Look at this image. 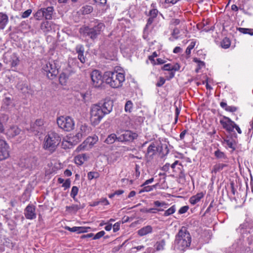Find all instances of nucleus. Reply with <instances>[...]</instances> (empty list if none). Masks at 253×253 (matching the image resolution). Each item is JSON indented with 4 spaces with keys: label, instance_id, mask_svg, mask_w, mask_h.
Here are the masks:
<instances>
[{
    "label": "nucleus",
    "instance_id": "1",
    "mask_svg": "<svg viewBox=\"0 0 253 253\" xmlns=\"http://www.w3.org/2000/svg\"><path fill=\"white\" fill-rule=\"evenodd\" d=\"M113 106V103L111 100L92 104L89 111L91 124L94 126L98 125L106 115L112 111Z\"/></svg>",
    "mask_w": 253,
    "mask_h": 253
},
{
    "label": "nucleus",
    "instance_id": "2",
    "mask_svg": "<svg viewBox=\"0 0 253 253\" xmlns=\"http://www.w3.org/2000/svg\"><path fill=\"white\" fill-rule=\"evenodd\" d=\"M105 83L110 87L118 88L123 86L125 81L124 73L116 71L106 72L104 74Z\"/></svg>",
    "mask_w": 253,
    "mask_h": 253
},
{
    "label": "nucleus",
    "instance_id": "3",
    "mask_svg": "<svg viewBox=\"0 0 253 253\" xmlns=\"http://www.w3.org/2000/svg\"><path fill=\"white\" fill-rule=\"evenodd\" d=\"M191 238L186 229L182 228L175 237L174 248L179 251H184L190 246Z\"/></svg>",
    "mask_w": 253,
    "mask_h": 253
},
{
    "label": "nucleus",
    "instance_id": "4",
    "mask_svg": "<svg viewBox=\"0 0 253 253\" xmlns=\"http://www.w3.org/2000/svg\"><path fill=\"white\" fill-rule=\"evenodd\" d=\"M104 28L105 25L103 23L98 22L92 28L86 26L80 28V32L84 36L88 37L91 40L94 41L98 36L101 34Z\"/></svg>",
    "mask_w": 253,
    "mask_h": 253
},
{
    "label": "nucleus",
    "instance_id": "5",
    "mask_svg": "<svg viewBox=\"0 0 253 253\" xmlns=\"http://www.w3.org/2000/svg\"><path fill=\"white\" fill-rule=\"evenodd\" d=\"M60 141L58 134L53 132L48 133L44 137L43 148L52 153L56 150Z\"/></svg>",
    "mask_w": 253,
    "mask_h": 253
},
{
    "label": "nucleus",
    "instance_id": "6",
    "mask_svg": "<svg viewBox=\"0 0 253 253\" xmlns=\"http://www.w3.org/2000/svg\"><path fill=\"white\" fill-rule=\"evenodd\" d=\"M58 126L66 131L73 130L75 126V122L73 118L69 116H60L57 119Z\"/></svg>",
    "mask_w": 253,
    "mask_h": 253
},
{
    "label": "nucleus",
    "instance_id": "7",
    "mask_svg": "<svg viewBox=\"0 0 253 253\" xmlns=\"http://www.w3.org/2000/svg\"><path fill=\"white\" fill-rule=\"evenodd\" d=\"M42 70L48 78L50 79L54 78L58 73V69L53 62H46L45 65H43Z\"/></svg>",
    "mask_w": 253,
    "mask_h": 253
},
{
    "label": "nucleus",
    "instance_id": "8",
    "mask_svg": "<svg viewBox=\"0 0 253 253\" xmlns=\"http://www.w3.org/2000/svg\"><path fill=\"white\" fill-rule=\"evenodd\" d=\"M4 62L7 64H9L11 67H15L19 64L20 60L15 53H6L4 57Z\"/></svg>",
    "mask_w": 253,
    "mask_h": 253
},
{
    "label": "nucleus",
    "instance_id": "9",
    "mask_svg": "<svg viewBox=\"0 0 253 253\" xmlns=\"http://www.w3.org/2000/svg\"><path fill=\"white\" fill-rule=\"evenodd\" d=\"M92 84L95 87L101 86L103 83L102 76L101 72L98 70H93L90 74Z\"/></svg>",
    "mask_w": 253,
    "mask_h": 253
},
{
    "label": "nucleus",
    "instance_id": "10",
    "mask_svg": "<svg viewBox=\"0 0 253 253\" xmlns=\"http://www.w3.org/2000/svg\"><path fill=\"white\" fill-rule=\"evenodd\" d=\"M138 136L137 133L132 132L130 130H125L123 131L121 135L118 136V141H132Z\"/></svg>",
    "mask_w": 253,
    "mask_h": 253
},
{
    "label": "nucleus",
    "instance_id": "11",
    "mask_svg": "<svg viewBox=\"0 0 253 253\" xmlns=\"http://www.w3.org/2000/svg\"><path fill=\"white\" fill-rule=\"evenodd\" d=\"M220 123L223 128L229 132L233 131L234 126H235V123L232 121L229 117L223 116L220 119Z\"/></svg>",
    "mask_w": 253,
    "mask_h": 253
},
{
    "label": "nucleus",
    "instance_id": "12",
    "mask_svg": "<svg viewBox=\"0 0 253 253\" xmlns=\"http://www.w3.org/2000/svg\"><path fill=\"white\" fill-rule=\"evenodd\" d=\"M9 156V146L5 140L0 139V161Z\"/></svg>",
    "mask_w": 253,
    "mask_h": 253
},
{
    "label": "nucleus",
    "instance_id": "13",
    "mask_svg": "<svg viewBox=\"0 0 253 253\" xmlns=\"http://www.w3.org/2000/svg\"><path fill=\"white\" fill-rule=\"evenodd\" d=\"M90 131L91 129L90 127L86 125H82L78 130V132L76 134L75 137L79 140L81 139L83 136H85L89 134Z\"/></svg>",
    "mask_w": 253,
    "mask_h": 253
},
{
    "label": "nucleus",
    "instance_id": "14",
    "mask_svg": "<svg viewBox=\"0 0 253 253\" xmlns=\"http://www.w3.org/2000/svg\"><path fill=\"white\" fill-rule=\"evenodd\" d=\"M24 214L27 219L31 220L36 218L35 207L32 205H28L24 210Z\"/></svg>",
    "mask_w": 253,
    "mask_h": 253
},
{
    "label": "nucleus",
    "instance_id": "15",
    "mask_svg": "<svg viewBox=\"0 0 253 253\" xmlns=\"http://www.w3.org/2000/svg\"><path fill=\"white\" fill-rule=\"evenodd\" d=\"M36 160L34 157H29L21 160L20 166L22 168L32 169L35 166Z\"/></svg>",
    "mask_w": 253,
    "mask_h": 253
},
{
    "label": "nucleus",
    "instance_id": "16",
    "mask_svg": "<svg viewBox=\"0 0 253 253\" xmlns=\"http://www.w3.org/2000/svg\"><path fill=\"white\" fill-rule=\"evenodd\" d=\"M168 145L169 142L166 139H165L163 143H161V148L159 149V157L161 158H164L169 153Z\"/></svg>",
    "mask_w": 253,
    "mask_h": 253
},
{
    "label": "nucleus",
    "instance_id": "17",
    "mask_svg": "<svg viewBox=\"0 0 253 253\" xmlns=\"http://www.w3.org/2000/svg\"><path fill=\"white\" fill-rule=\"evenodd\" d=\"M21 130L16 126H12L6 130V134L9 137H14L16 135L20 134Z\"/></svg>",
    "mask_w": 253,
    "mask_h": 253
},
{
    "label": "nucleus",
    "instance_id": "18",
    "mask_svg": "<svg viewBox=\"0 0 253 253\" xmlns=\"http://www.w3.org/2000/svg\"><path fill=\"white\" fill-rule=\"evenodd\" d=\"M89 158V156L86 154H80L74 158L75 163L78 165H83L84 162Z\"/></svg>",
    "mask_w": 253,
    "mask_h": 253
},
{
    "label": "nucleus",
    "instance_id": "19",
    "mask_svg": "<svg viewBox=\"0 0 253 253\" xmlns=\"http://www.w3.org/2000/svg\"><path fill=\"white\" fill-rule=\"evenodd\" d=\"M98 137L96 135L93 136L88 137L84 141V142L87 145L89 150H90L93 146L97 142Z\"/></svg>",
    "mask_w": 253,
    "mask_h": 253
},
{
    "label": "nucleus",
    "instance_id": "20",
    "mask_svg": "<svg viewBox=\"0 0 253 253\" xmlns=\"http://www.w3.org/2000/svg\"><path fill=\"white\" fill-rule=\"evenodd\" d=\"M8 21V16L2 12H0V30L5 28Z\"/></svg>",
    "mask_w": 253,
    "mask_h": 253
},
{
    "label": "nucleus",
    "instance_id": "21",
    "mask_svg": "<svg viewBox=\"0 0 253 253\" xmlns=\"http://www.w3.org/2000/svg\"><path fill=\"white\" fill-rule=\"evenodd\" d=\"M65 229L71 232H76L78 233H84L87 231L86 228L84 227L74 226L73 227H70L69 226H66L65 227Z\"/></svg>",
    "mask_w": 253,
    "mask_h": 253
},
{
    "label": "nucleus",
    "instance_id": "22",
    "mask_svg": "<svg viewBox=\"0 0 253 253\" xmlns=\"http://www.w3.org/2000/svg\"><path fill=\"white\" fill-rule=\"evenodd\" d=\"M204 194L203 192L197 193L196 195L192 196L189 199V202L193 205H195L200 201L204 197Z\"/></svg>",
    "mask_w": 253,
    "mask_h": 253
},
{
    "label": "nucleus",
    "instance_id": "23",
    "mask_svg": "<svg viewBox=\"0 0 253 253\" xmlns=\"http://www.w3.org/2000/svg\"><path fill=\"white\" fill-rule=\"evenodd\" d=\"M152 231V227L151 226L148 225L142 227L137 231V234L140 236H145L149 233H151Z\"/></svg>",
    "mask_w": 253,
    "mask_h": 253
},
{
    "label": "nucleus",
    "instance_id": "24",
    "mask_svg": "<svg viewBox=\"0 0 253 253\" xmlns=\"http://www.w3.org/2000/svg\"><path fill=\"white\" fill-rule=\"evenodd\" d=\"M70 74L65 71L61 73L59 76V81L61 85L66 84Z\"/></svg>",
    "mask_w": 253,
    "mask_h": 253
},
{
    "label": "nucleus",
    "instance_id": "25",
    "mask_svg": "<svg viewBox=\"0 0 253 253\" xmlns=\"http://www.w3.org/2000/svg\"><path fill=\"white\" fill-rule=\"evenodd\" d=\"M84 207L81 204L72 205L70 206H66V209L70 213H76L78 210L83 209Z\"/></svg>",
    "mask_w": 253,
    "mask_h": 253
},
{
    "label": "nucleus",
    "instance_id": "26",
    "mask_svg": "<svg viewBox=\"0 0 253 253\" xmlns=\"http://www.w3.org/2000/svg\"><path fill=\"white\" fill-rule=\"evenodd\" d=\"M44 11V17L46 19H51L52 17L53 8L51 6L47 7L46 8H43Z\"/></svg>",
    "mask_w": 253,
    "mask_h": 253
},
{
    "label": "nucleus",
    "instance_id": "27",
    "mask_svg": "<svg viewBox=\"0 0 253 253\" xmlns=\"http://www.w3.org/2000/svg\"><path fill=\"white\" fill-rule=\"evenodd\" d=\"M162 205V203L159 202V211H162L164 212L163 213H161V214H162L163 215L165 216H168L169 215L172 213H173L175 211V208L174 206H172L169 209H168L167 210L164 211L163 209H161V207Z\"/></svg>",
    "mask_w": 253,
    "mask_h": 253
},
{
    "label": "nucleus",
    "instance_id": "28",
    "mask_svg": "<svg viewBox=\"0 0 253 253\" xmlns=\"http://www.w3.org/2000/svg\"><path fill=\"white\" fill-rule=\"evenodd\" d=\"M41 29L43 32H47L51 30V22L46 21L42 23Z\"/></svg>",
    "mask_w": 253,
    "mask_h": 253
},
{
    "label": "nucleus",
    "instance_id": "29",
    "mask_svg": "<svg viewBox=\"0 0 253 253\" xmlns=\"http://www.w3.org/2000/svg\"><path fill=\"white\" fill-rule=\"evenodd\" d=\"M164 238L159 242V251L165 249L166 246V240L169 239V235L164 232L163 233Z\"/></svg>",
    "mask_w": 253,
    "mask_h": 253
},
{
    "label": "nucleus",
    "instance_id": "30",
    "mask_svg": "<svg viewBox=\"0 0 253 253\" xmlns=\"http://www.w3.org/2000/svg\"><path fill=\"white\" fill-rule=\"evenodd\" d=\"M43 121L42 120H37L33 124L32 126L33 131L39 132L41 129V127L43 125Z\"/></svg>",
    "mask_w": 253,
    "mask_h": 253
},
{
    "label": "nucleus",
    "instance_id": "31",
    "mask_svg": "<svg viewBox=\"0 0 253 253\" xmlns=\"http://www.w3.org/2000/svg\"><path fill=\"white\" fill-rule=\"evenodd\" d=\"M116 140L118 141V137L117 136L116 134L112 133L108 136L105 140V142L111 144L114 143Z\"/></svg>",
    "mask_w": 253,
    "mask_h": 253
},
{
    "label": "nucleus",
    "instance_id": "32",
    "mask_svg": "<svg viewBox=\"0 0 253 253\" xmlns=\"http://www.w3.org/2000/svg\"><path fill=\"white\" fill-rule=\"evenodd\" d=\"M227 165L224 164H216L214 166H213L211 170V172L216 173L217 172H219L222 170L224 169V168Z\"/></svg>",
    "mask_w": 253,
    "mask_h": 253
},
{
    "label": "nucleus",
    "instance_id": "33",
    "mask_svg": "<svg viewBox=\"0 0 253 253\" xmlns=\"http://www.w3.org/2000/svg\"><path fill=\"white\" fill-rule=\"evenodd\" d=\"M148 59L153 65H157L158 64V57L157 52L156 51L154 52L152 55L149 56Z\"/></svg>",
    "mask_w": 253,
    "mask_h": 253
},
{
    "label": "nucleus",
    "instance_id": "34",
    "mask_svg": "<svg viewBox=\"0 0 253 253\" xmlns=\"http://www.w3.org/2000/svg\"><path fill=\"white\" fill-rule=\"evenodd\" d=\"M180 67V65L178 63L171 64V72L169 73V79L172 78L174 76V72L179 70Z\"/></svg>",
    "mask_w": 253,
    "mask_h": 253
},
{
    "label": "nucleus",
    "instance_id": "35",
    "mask_svg": "<svg viewBox=\"0 0 253 253\" xmlns=\"http://www.w3.org/2000/svg\"><path fill=\"white\" fill-rule=\"evenodd\" d=\"M93 10V8L91 5H85L82 7L81 11L83 14H88L90 13Z\"/></svg>",
    "mask_w": 253,
    "mask_h": 253
},
{
    "label": "nucleus",
    "instance_id": "36",
    "mask_svg": "<svg viewBox=\"0 0 253 253\" xmlns=\"http://www.w3.org/2000/svg\"><path fill=\"white\" fill-rule=\"evenodd\" d=\"M88 150H89V149L88 148L87 145L85 144V143H84V141L81 144L78 146V147L75 150V152L78 153L83 151Z\"/></svg>",
    "mask_w": 253,
    "mask_h": 253
},
{
    "label": "nucleus",
    "instance_id": "37",
    "mask_svg": "<svg viewBox=\"0 0 253 253\" xmlns=\"http://www.w3.org/2000/svg\"><path fill=\"white\" fill-rule=\"evenodd\" d=\"M88 150H89V149L88 148L87 145L85 144V143H84V141L81 144L78 146V147L75 150V152L78 153L83 151Z\"/></svg>",
    "mask_w": 253,
    "mask_h": 253
},
{
    "label": "nucleus",
    "instance_id": "38",
    "mask_svg": "<svg viewBox=\"0 0 253 253\" xmlns=\"http://www.w3.org/2000/svg\"><path fill=\"white\" fill-rule=\"evenodd\" d=\"M157 147L154 144H151L147 149V154L150 156H152L156 153Z\"/></svg>",
    "mask_w": 253,
    "mask_h": 253
},
{
    "label": "nucleus",
    "instance_id": "39",
    "mask_svg": "<svg viewBox=\"0 0 253 253\" xmlns=\"http://www.w3.org/2000/svg\"><path fill=\"white\" fill-rule=\"evenodd\" d=\"M214 156L216 157L217 159H218L224 160L227 159L226 155L223 152H221L219 150H217L214 152Z\"/></svg>",
    "mask_w": 253,
    "mask_h": 253
},
{
    "label": "nucleus",
    "instance_id": "40",
    "mask_svg": "<svg viewBox=\"0 0 253 253\" xmlns=\"http://www.w3.org/2000/svg\"><path fill=\"white\" fill-rule=\"evenodd\" d=\"M238 30L240 32L243 33L244 34H249L251 36L253 35V29L244 28H239Z\"/></svg>",
    "mask_w": 253,
    "mask_h": 253
},
{
    "label": "nucleus",
    "instance_id": "41",
    "mask_svg": "<svg viewBox=\"0 0 253 253\" xmlns=\"http://www.w3.org/2000/svg\"><path fill=\"white\" fill-rule=\"evenodd\" d=\"M230 41L227 38H224L221 43L222 47L225 49L228 48L230 46Z\"/></svg>",
    "mask_w": 253,
    "mask_h": 253
},
{
    "label": "nucleus",
    "instance_id": "42",
    "mask_svg": "<svg viewBox=\"0 0 253 253\" xmlns=\"http://www.w3.org/2000/svg\"><path fill=\"white\" fill-rule=\"evenodd\" d=\"M195 44H196V42L193 41L190 43V44L187 47L186 51H185V53L188 56V57L190 55L191 50L194 47Z\"/></svg>",
    "mask_w": 253,
    "mask_h": 253
},
{
    "label": "nucleus",
    "instance_id": "43",
    "mask_svg": "<svg viewBox=\"0 0 253 253\" xmlns=\"http://www.w3.org/2000/svg\"><path fill=\"white\" fill-rule=\"evenodd\" d=\"M35 17L37 20H40L44 17V11H43V8H41L37 11L35 14Z\"/></svg>",
    "mask_w": 253,
    "mask_h": 253
},
{
    "label": "nucleus",
    "instance_id": "44",
    "mask_svg": "<svg viewBox=\"0 0 253 253\" xmlns=\"http://www.w3.org/2000/svg\"><path fill=\"white\" fill-rule=\"evenodd\" d=\"M78 188L77 186H73L72 188L70 196L72 197L75 201H76V196L78 193Z\"/></svg>",
    "mask_w": 253,
    "mask_h": 253
},
{
    "label": "nucleus",
    "instance_id": "45",
    "mask_svg": "<svg viewBox=\"0 0 253 253\" xmlns=\"http://www.w3.org/2000/svg\"><path fill=\"white\" fill-rule=\"evenodd\" d=\"M133 104L131 101H127L125 106V110L126 112H130L132 109Z\"/></svg>",
    "mask_w": 253,
    "mask_h": 253
},
{
    "label": "nucleus",
    "instance_id": "46",
    "mask_svg": "<svg viewBox=\"0 0 253 253\" xmlns=\"http://www.w3.org/2000/svg\"><path fill=\"white\" fill-rule=\"evenodd\" d=\"M99 176V174L97 172L90 171L87 174V177L89 180H91L93 178H97Z\"/></svg>",
    "mask_w": 253,
    "mask_h": 253
},
{
    "label": "nucleus",
    "instance_id": "47",
    "mask_svg": "<svg viewBox=\"0 0 253 253\" xmlns=\"http://www.w3.org/2000/svg\"><path fill=\"white\" fill-rule=\"evenodd\" d=\"M224 144L226 145L229 148L235 149L233 141L231 139L224 140Z\"/></svg>",
    "mask_w": 253,
    "mask_h": 253
},
{
    "label": "nucleus",
    "instance_id": "48",
    "mask_svg": "<svg viewBox=\"0 0 253 253\" xmlns=\"http://www.w3.org/2000/svg\"><path fill=\"white\" fill-rule=\"evenodd\" d=\"M179 34V30L177 28H174L171 33V35L173 38L175 40L178 39L180 37L178 36Z\"/></svg>",
    "mask_w": 253,
    "mask_h": 253
},
{
    "label": "nucleus",
    "instance_id": "49",
    "mask_svg": "<svg viewBox=\"0 0 253 253\" xmlns=\"http://www.w3.org/2000/svg\"><path fill=\"white\" fill-rule=\"evenodd\" d=\"M76 51L78 54L84 53V47L82 44H78L76 47Z\"/></svg>",
    "mask_w": 253,
    "mask_h": 253
},
{
    "label": "nucleus",
    "instance_id": "50",
    "mask_svg": "<svg viewBox=\"0 0 253 253\" xmlns=\"http://www.w3.org/2000/svg\"><path fill=\"white\" fill-rule=\"evenodd\" d=\"M105 232L104 231H101L97 233H96L93 237V240H97L100 239L102 237H103L105 234Z\"/></svg>",
    "mask_w": 253,
    "mask_h": 253
},
{
    "label": "nucleus",
    "instance_id": "51",
    "mask_svg": "<svg viewBox=\"0 0 253 253\" xmlns=\"http://www.w3.org/2000/svg\"><path fill=\"white\" fill-rule=\"evenodd\" d=\"M193 61L196 62V63H197L198 64V66H199V68L198 69H196V72H197L198 71V70L200 69L202 67L204 66V62L203 61H201L200 60H199L198 58H194L193 59Z\"/></svg>",
    "mask_w": 253,
    "mask_h": 253
},
{
    "label": "nucleus",
    "instance_id": "52",
    "mask_svg": "<svg viewBox=\"0 0 253 253\" xmlns=\"http://www.w3.org/2000/svg\"><path fill=\"white\" fill-rule=\"evenodd\" d=\"M171 64H165L162 67V69L164 71H168L171 72Z\"/></svg>",
    "mask_w": 253,
    "mask_h": 253
},
{
    "label": "nucleus",
    "instance_id": "53",
    "mask_svg": "<svg viewBox=\"0 0 253 253\" xmlns=\"http://www.w3.org/2000/svg\"><path fill=\"white\" fill-rule=\"evenodd\" d=\"M154 186H155L154 185L153 186H143V188L140 191L139 193H141V192H143L150 191L153 189V187Z\"/></svg>",
    "mask_w": 253,
    "mask_h": 253
},
{
    "label": "nucleus",
    "instance_id": "54",
    "mask_svg": "<svg viewBox=\"0 0 253 253\" xmlns=\"http://www.w3.org/2000/svg\"><path fill=\"white\" fill-rule=\"evenodd\" d=\"M158 13V10L156 9H153L149 11V16L151 17L156 18Z\"/></svg>",
    "mask_w": 253,
    "mask_h": 253
},
{
    "label": "nucleus",
    "instance_id": "55",
    "mask_svg": "<svg viewBox=\"0 0 253 253\" xmlns=\"http://www.w3.org/2000/svg\"><path fill=\"white\" fill-rule=\"evenodd\" d=\"M32 13V10L29 9L27 10H26L25 12H24L22 14V17L23 18H27L30 16V15Z\"/></svg>",
    "mask_w": 253,
    "mask_h": 253
},
{
    "label": "nucleus",
    "instance_id": "56",
    "mask_svg": "<svg viewBox=\"0 0 253 253\" xmlns=\"http://www.w3.org/2000/svg\"><path fill=\"white\" fill-rule=\"evenodd\" d=\"M237 108L233 106H227V108H225V110L230 112H234L236 111Z\"/></svg>",
    "mask_w": 253,
    "mask_h": 253
},
{
    "label": "nucleus",
    "instance_id": "57",
    "mask_svg": "<svg viewBox=\"0 0 253 253\" xmlns=\"http://www.w3.org/2000/svg\"><path fill=\"white\" fill-rule=\"evenodd\" d=\"M120 222H116L115 223L113 226V229L114 232H116L120 230Z\"/></svg>",
    "mask_w": 253,
    "mask_h": 253
},
{
    "label": "nucleus",
    "instance_id": "58",
    "mask_svg": "<svg viewBox=\"0 0 253 253\" xmlns=\"http://www.w3.org/2000/svg\"><path fill=\"white\" fill-rule=\"evenodd\" d=\"M71 181L70 179H68L64 182L62 186L64 187L65 189L68 188L70 186Z\"/></svg>",
    "mask_w": 253,
    "mask_h": 253
},
{
    "label": "nucleus",
    "instance_id": "59",
    "mask_svg": "<svg viewBox=\"0 0 253 253\" xmlns=\"http://www.w3.org/2000/svg\"><path fill=\"white\" fill-rule=\"evenodd\" d=\"M78 59L82 63H84L85 62V58L84 56V53L78 54Z\"/></svg>",
    "mask_w": 253,
    "mask_h": 253
},
{
    "label": "nucleus",
    "instance_id": "60",
    "mask_svg": "<svg viewBox=\"0 0 253 253\" xmlns=\"http://www.w3.org/2000/svg\"><path fill=\"white\" fill-rule=\"evenodd\" d=\"M188 210V207L187 206H184L181 207L179 210V212L181 214L185 213Z\"/></svg>",
    "mask_w": 253,
    "mask_h": 253
},
{
    "label": "nucleus",
    "instance_id": "61",
    "mask_svg": "<svg viewBox=\"0 0 253 253\" xmlns=\"http://www.w3.org/2000/svg\"><path fill=\"white\" fill-rule=\"evenodd\" d=\"M182 51V49L179 46L175 47L173 50V52L174 53H179Z\"/></svg>",
    "mask_w": 253,
    "mask_h": 253
},
{
    "label": "nucleus",
    "instance_id": "62",
    "mask_svg": "<svg viewBox=\"0 0 253 253\" xmlns=\"http://www.w3.org/2000/svg\"><path fill=\"white\" fill-rule=\"evenodd\" d=\"M169 164L167 163L161 169L164 171H167L169 170Z\"/></svg>",
    "mask_w": 253,
    "mask_h": 253
},
{
    "label": "nucleus",
    "instance_id": "63",
    "mask_svg": "<svg viewBox=\"0 0 253 253\" xmlns=\"http://www.w3.org/2000/svg\"><path fill=\"white\" fill-rule=\"evenodd\" d=\"M153 180H154L153 178H151L149 179H148V180H146L145 182L143 184H142L141 186L142 187V186H144L147 184H149L152 183L153 181Z\"/></svg>",
    "mask_w": 253,
    "mask_h": 253
},
{
    "label": "nucleus",
    "instance_id": "64",
    "mask_svg": "<svg viewBox=\"0 0 253 253\" xmlns=\"http://www.w3.org/2000/svg\"><path fill=\"white\" fill-rule=\"evenodd\" d=\"M186 133H187L186 130H184L180 133V135H179L180 139L182 140V139H184Z\"/></svg>",
    "mask_w": 253,
    "mask_h": 253
}]
</instances>
